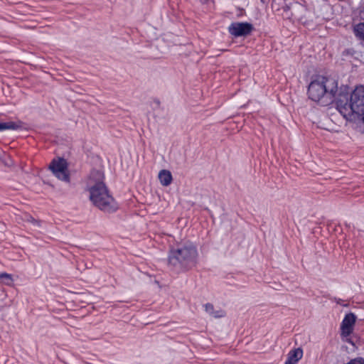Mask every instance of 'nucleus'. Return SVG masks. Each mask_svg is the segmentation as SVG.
<instances>
[{
  "instance_id": "f257e3e1",
  "label": "nucleus",
  "mask_w": 364,
  "mask_h": 364,
  "mask_svg": "<svg viewBox=\"0 0 364 364\" xmlns=\"http://www.w3.org/2000/svg\"><path fill=\"white\" fill-rule=\"evenodd\" d=\"M307 95L309 99L321 106L335 104L337 107L340 97L338 80L331 76L314 75L308 86Z\"/></svg>"
},
{
  "instance_id": "f03ea898",
  "label": "nucleus",
  "mask_w": 364,
  "mask_h": 364,
  "mask_svg": "<svg viewBox=\"0 0 364 364\" xmlns=\"http://www.w3.org/2000/svg\"><path fill=\"white\" fill-rule=\"evenodd\" d=\"M198 263L197 246L187 240L171 247L168 253L167 265L170 271L180 274L191 271Z\"/></svg>"
},
{
  "instance_id": "7ed1b4c3",
  "label": "nucleus",
  "mask_w": 364,
  "mask_h": 364,
  "mask_svg": "<svg viewBox=\"0 0 364 364\" xmlns=\"http://www.w3.org/2000/svg\"><path fill=\"white\" fill-rule=\"evenodd\" d=\"M348 86L340 87L337 109L344 117L364 116V85L357 86L350 93Z\"/></svg>"
},
{
  "instance_id": "20e7f679",
  "label": "nucleus",
  "mask_w": 364,
  "mask_h": 364,
  "mask_svg": "<svg viewBox=\"0 0 364 364\" xmlns=\"http://www.w3.org/2000/svg\"><path fill=\"white\" fill-rule=\"evenodd\" d=\"M100 186H90V200L92 204L100 210L112 213L119 208V205L109 193L106 184H100Z\"/></svg>"
},
{
  "instance_id": "39448f33",
  "label": "nucleus",
  "mask_w": 364,
  "mask_h": 364,
  "mask_svg": "<svg viewBox=\"0 0 364 364\" xmlns=\"http://www.w3.org/2000/svg\"><path fill=\"white\" fill-rule=\"evenodd\" d=\"M68 164L66 159L63 157H59L58 159H53L51 161L49 165V169L58 179L65 182H70V174L68 171Z\"/></svg>"
},
{
  "instance_id": "423d86ee",
  "label": "nucleus",
  "mask_w": 364,
  "mask_h": 364,
  "mask_svg": "<svg viewBox=\"0 0 364 364\" xmlns=\"http://www.w3.org/2000/svg\"><path fill=\"white\" fill-rule=\"evenodd\" d=\"M228 32L235 38L246 37L255 30L249 22H232L228 27Z\"/></svg>"
},
{
  "instance_id": "0eeeda50",
  "label": "nucleus",
  "mask_w": 364,
  "mask_h": 364,
  "mask_svg": "<svg viewBox=\"0 0 364 364\" xmlns=\"http://www.w3.org/2000/svg\"><path fill=\"white\" fill-rule=\"evenodd\" d=\"M356 319V316L352 312L345 315L340 327L341 337H348L353 333Z\"/></svg>"
},
{
  "instance_id": "6e6552de",
  "label": "nucleus",
  "mask_w": 364,
  "mask_h": 364,
  "mask_svg": "<svg viewBox=\"0 0 364 364\" xmlns=\"http://www.w3.org/2000/svg\"><path fill=\"white\" fill-rule=\"evenodd\" d=\"M105 175L104 172L98 169H92L89 176L88 188L90 186H99L100 184H105L104 182Z\"/></svg>"
},
{
  "instance_id": "1a4fd4ad",
  "label": "nucleus",
  "mask_w": 364,
  "mask_h": 364,
  "mask_svg": "<svg viewBox=\"0 0 364 364\" xmlns=\"http://www.w3.org/2000/svg\"><path fill=\"white\" fill-rule=\"evenodd\" d=\"M159 179L163 186H168L173 180L172 174L169 171L163 169L159 173Z\"/></svg>"
},
{
  "instance_id": "9d476101",
  "label": "nucleus",
  "mask_w": 364,
  "mask_h": 364,
  "mask_svg": "<svg viewBox=\"0 0 364 364\" xmlns=\"http://www.w3.org/2000/svg\"><path fill=\"white\" fill-rule=\"evenodd\" d=\"M303 357V350L301 348H294L287 354V359L297 364Z\"/></svg>"
},
{
  "instance_id": "9b49d317",
  "label": "nucleus",
  "mask_w": 364,
  "mask_h": 364,
  "mask_svg": "<svg viewBox=\"0 0 364 364\" xmlns=\"http://www.w3.org/2000/svg\"><path fill=\"white\" fill-rule=\"evenodd\" d=\"M205 310L214 318H222L225 316V311L222 309L215 311L214 306L210 303H207L205 304Z\"/></svg>"
},
{
  "instance_id": "f8f14e48",
  "label": "nucleus",
  "mask_w": 364,
  "mask_h": 364,
  "mask_svg": "<svg viewBox=\"0 0 364 364\" xmlns=\"http://www.w3.org/2000/svg\"><path fill=\"white\" fill-rule=\"evenodd\" d=\"M1 131L6 129L17 130L21 128V122L16 123L15 122H0Z\"/></svg>"
},
{
  "instance_id": "ddd939ff",
  "label": "nucleus",
  "mask_w": 364,
  "mask_h": 364,
  "mask_svg": "<svg viewBox=\"0 0 364 364\" xmlns=\"http://www.w3.org/2000/svg\"><path fill=\"white\" fill-rule=\"evenodd\" d=\"M354 32L357 37L364 41V23L357 24L354 28Z\"/></svg>"
},
{
  "instance_id": "4468645a",
  "label": "nucleus",
  "mask_w": 364,
  "mask_h": 364,
  "mask_svg": "<svg viewBox=\"0 0 364 364\" xmlns=\"http://www.w3.org/2000/svg\"><path fill=\"white\" fill-rule=\"evenodd\" d=\"M0 279H1L2 282L7 285L11 284L13 282L11 274H7L6 272L0 274Z\"/></svg>"
},
{
  "instance_id": "2eb2a0df",
  "label": "nucleus",
  "mask_w": 364,
  "mask_h": 364,
  "mask_svg": "<svg viewBox=\"0 0 364 364\" xmlns=\"http://www.w3.org/2000/svg\"><path fill=\"white\" fill-rule=\"evenodd\" d=\"M349 363H353L352 364H364V358L362 357H358L353 359H351Z\"/></svg>"
},
{
  "instance_id": "dca6fc26",
  "label": "nucleus",
  "mask_w": 364,
  "mask_h": 364,
  "mask_svg": "<svg viewBox=\"0 0 364 364\" xmlns=\"http://www.w3.org/2000/svg\"><path fill=\"white\" fill-rule=\"evenodd\" d=\"M27 220L33 224H36L38 223V221L34 218H33L32 216L29 215L28 216V218L27 219Z\"/></svg>"
},
{
  "instance_id": "f3484780",
  "label": "nucleus",
  "mask_w": 364,
  "mask_h": 364,
  "mask_svg": "<svg viewBox=\"0 0 364 364\" xmlns=\"http://www.w3.org/2000/svg\"><path fill=\"white\" fill-rule=\"evenodd\" d=\"M346 341L350 344H351L353 346H355V344L352 338H346Z\"/></svg>"
},
{
  "instance_id": "a211bd4d",
  "label": "nucleus",
  "mask_w": 364,
  "mask_h": 364,
  "mask_svg": "<svg viewBox=\"0 0 364 364\" xmlns=\"http://www.w3.org/2000/svg\"><path fill=\"white\" fill-rule=\"evenodd\" d=\"M284 364H296V363H294V362L291 361L289 359H287V360L285 361Z\"/></svg>"
},
{
  "instance_id": "6ab92c4d",
  "label": "nucleus",
  "mask_w": 364,
  "mask_h": 364,
  "mask_svg": "<svg viewBox=\"0 0 364 364\" xmlns=\"http://www.w3.org/2000/svg\"><path fill=\"white\" fill-rule=\"evenodd\" d=\"M335 300L338 304H341V301H343V300L341 299L335 298Z\"/></svg>"
},
{
  "instance_id": "aec40b11",
  "label": "nucleus",
  "mask_w": 364,
  "mask_h": 364,
  "mask_svg": "<svg viewBox=\"0 0 364 364\" xmlns=\"http://www.w3.org/2000/svg\"><path fill=\"white\" fill-rule=\"evenodd\" d=\"M154 102H155L158 106H159V105H160V101H159V100H158V99L154 100Z\"/></svg>"
},
{
  "instance_id": "412c9836",
  "label": "nucleus",
  "mask_w": 364,
  "mask_h": 364,
  "mask_svg": "<svg viewBox=\"0 0 364 364\" xmlns=\"http://www.w3.org/2000/svg\"><path fill=\"white\" fill-rule=\"evenodd\" d=\"M210 0H200L202 4H207Z\"/></svg>"
},
{
  "instance_id": "4be33fe9",
  "label": "nucleus",
  "mask_w": 364,
  "mask_h": 364,
  "mask_svg": "<svg viewBox=\"0 0 364 364\" xmlns=\"http://www.w3.org/2000/svg\"><path fill=\"white\" fill-rule=\"evenodd\" d=\"M364 14V8L361 11V14Z\"/></svg>"
},
{
  "instance_id": "5701e85b",
  "label": "nucleus",
  "mask_w": 364,
  "mask_h": 364,
  "mask_svg": "<svg viewBox=\"0 0 364 364\" xmlns=\"http://www.w3.org/2000/svg\"><path fill=\"white\" fill-rule=\"evenodd\" d=\"M362 121H363V122L364 123V116H363V118H362Z\"/></svg>"
},
{
  "instance_id": "b1692460",
  "label": "nucleus",
  "mask_w": 364,
  "mask_h": 364,
  "mask_svg": "<svg viewBox=\"0 0 364 364\" xmlns=\"http://www.w3.org/2000/svg\"><path fill=\"white\" fill-rule=\"evenodd\" d=\"M262 2H264V0H261Z\"/></svg>"
}]
</instances>
